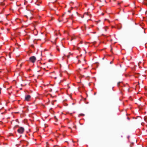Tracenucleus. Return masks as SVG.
I'll return each mask as SVG.
<instances>
[{
    "instance_id": "nucleus-1",
    "label": "nucleus",
    "mask_w": 147,
    "mask_h": 147,
    "mask_svg": "<svg viewBox=\"0 0 147 147\" xmlns=\"http://www.w3.org/2000/svg\"><path fill=\"white\" fill-rule=\"evenodd\" d=\"M24 129L22 127H19V128L18 129V132L20 134H23L24 131Z\"/></svg>"
},
{
    "instance_id": "nucleus-2",
    "label": "nucleus",
    "mask_w": 147,
    "mask_h": 147,
    "mask_svg": "<svg viewBox=\"0 0 147 147\" xmlns=\"http://www.w3.org/2000/svg\"><path fill=\"white\" fill-rule=\"evenodd\" d=\"M29 60L30 62L32 63H34L36 61V58L35 56H33L30 57Z\"/></svg>"
},
{
    "instance_id": "nucleus-3",
    "label": "nucleus",
    "mask_w": 147,
    "mask_h": 147,
    "mask_svg": "<svg viewBox=\"0 0 147 147\" xmlns=\"http://www.w3.org/2000/svg\"><path fill=\"white\" fill-rule=\"evenodd\" d=\"M31 98V96L30 95H27L25 97V100L27 101H29L30 100Z\"/></svg>"
},
{
    "instance_id": "nucleus-4",
    "label": "nucleus",
    "mask_w": 147,
    "mask_h": 147,
    "mask_svg": "<svg viewBox=\"0 0 147 147\" xmlns=\"http://www.w3.org/2000/svg\"><path fill=\"white\" fill-rule=\"evenodd\" d=\"M140 75V74H135V76L136 78H138Z\"/></svg>"
},
{
    "instance_id": "nucleus-5",
    "label": "nucleus",
    "mask_w": 147,
    "mask_h": 147,
    "mask_svg": "<svg viewBox=\"0 0 147 147\" xmlns=\"http://www.w3.org/2000/svg\"><path fill=\"white\" fill-rule=\"evenodd\" d=\"M143 2L145 4L147 5V0H144Z\"/></svg>"
},
{
    "instance_id": "nucleus-6",
    "label": "nucleus",
    "mask_w": 147,
    "mask_h": 147,
    "mask_svg": "<svg viewBox=\"0 0 147 147\" xmlns=\"http://www.w3.org/2000/svg\"><path fill=\"white\" fill-rule=\"evenodd\" d=\"M20 127L18 125H15V126L14 127V128L15 129L16 128H17V127Z\"/></svg>"
},
{
    "instance_id": "nucleus-7",
    "label": "nucleus",
    "mask_w": 147,
    "mask_h": 147,
    "mask_svg": "<svg viewBox=\"0 0 147 147\" xmlns=\"http://www.w3.org/2000/svg\"><path fill=\"white\" fill-rule=\"evenodd\" d=\"M85 15L88 16V15H89V14L88 13H84V16H85Z\"/></svg>"
},
{
    "instance_id": "nucleus-8",
    "label": "nucleus",
    "mask_w": 147,
    "mask_h": 147,
    "mask_svg": "<svg viewBox=\"0 0 147 147\" xmlns=\"http://www.w3.org/2000/svg\"><path fill=\"white\" fill-rule=\"evenodd\" d=\"M120 82L118 83H117V85H118V86H119V84H120Z\"/></svg>"
},
{
    "instance_id": "nucleus-9",
    "label": "nucleus",
    "mask_w": 147,
    "mask_h": 147,
    "mask_svg": "<svg viewBox=\"0 0 147 147\" xmlns=\"http://www.w3.org/2000/svg\"><path fill=\"white\" fill-rule=\"evenodd\" d=\"M80 115L82 116H84V115L83 114H80Z\"/></svg>"
},
{
    "instance_id": "nucleus-10",
    "label": "nucleus",
    "mask_w": 147,
    "mask_h": 147,
    "mask_svg": "<svg viewBox=\"0 0 147 147\" xmlns=\"http://www.w3.org/2000/svg\"><path fill=\"white\" fill-rule=\"evenodd\" d=\"M67 57L68 58H69V55H67Z\"/></svg>"
},
{
    "instance_id": "nucleus-11",
    "label": "nucleus",
    "mask_w": 147,
    "mask_h": 147,
    "mask_svg": "<svg viewBox=\"0 0 147 147\" xmlns=\"http://www.w3.org/2000/svg\"><path fill=\"white\" fill-rule=\"evenodd\" d=\"M57 50H58L59 51H60V50H59V48H57Z\"/></svg>"
},
{
    "instance_id": "nucleus-12",
    "label": "nucleus",
    "mask_w": 147,
    "mask_h": 147,
    "mask_svg": "<svg viewBox=\"0 0 147 147\" xmlns=\"http://www.w3.org/2000/svg\"><path fill=\"white\" fill-rule=\"evenodd\" d=\"M1 5H4V3H1Z\"/></svg>"
},
{
    "instance_id": "nucleus-13",
    "label": "nucleus",
    "mask_w": 147,
    "mask_h": 147,
    "mask_svg": "<svg viewBox=\"0 0 147 147\" xmlns=\"http://www.w3.org/2000/svg\"><path fill=\"white\" fill-rule=\"evenodd\" d=\"M54 118H55V119H57V118H56V116H54Z\"/></svg>"
},
{
    "instance_id": "nucleus-14",
    "label": "nucleus",
    "mask_w": 147,
    "mask_h": 147,
    "mask_svg": "<svg viewBox=\"0 0 147 147\" xmlns=\"http://www.w3.org/2000/svg\"><path fill=\"white\" fill-rule=\"evenodd\" d=\"M51 60L50 59V60H49V62H51Z\"/></svg>"
},
{
    "instance_id": "nucleus-15",
    "label": "nucleus",
    "mask_w": 147,
    "mask_h": 147,
    "mask_svg": "<svg viewBox=\"0 0 147 147\" xmlns=\"http://www.w3.org/2000/svg\"><path fill=\"white\" fill-rule=\"evenodd\" d=\"M127 119L128 120H129V118L128 117H127Z\"/></svg>"
},
{
    "instance_id": "nucleus-16",
    "label": "nucleus",
    "mask_w": 147,
    "mask_h": 147,
    "mask_svg": "<svg viewBox=\"0 0 147 147\" xmlns=\"http://www.w3.org/2000/svg\"><path fill=\"white\" fill-rule=\"evenodd\" d=\"M120 4V3H118V5H119Z\"/></svg>"
},
{
    "instance_id": "nucleus-17",
    "label": "nucleus",
    "mask_w": 147,
    "mask_h": 147,
    "mask_svg": "<svg viewBox=\"0 0 147 147\" xmlns=\"http://www.w3.org/2000/svg\"><path fill=\"white\" fill-rule=\"evenodd\" d=\"M113 63V62L112 61H111L110 63V64H112Z\"/></svg>"
},
{
    "instance_id": "nucleus-18",
    "label": "nucleus",
    "mask_w": 147,
    "mask_h": 147,
    "mask_svg": "<svg viewBox=\"0 0 147 147\" xmlns=\"http://www.w3.org/2000/svg\"><path fill=\"white\" fill-rule=\"evenodd\" d=\"M46 144L47 145L48 144V142H46Z\"/></svg>"
},
{
    "instance_id": "nucleus-19",
    "label": "nucleus",
    "mask_w": 147,
    "mask_h": 147,
    "mask_svg": "<svg viewBox=\"0 0 147 147\" xmlns=\"http://www.w3.org/2000/svg\"><path fill=\"white\" fill-rule=\"evenodd\" d=\"M129 136H128L127 137V138H128V139H129Z\"/></svg>"
},
{
    "instance_id": "nucleus-20",
    "label": "nucleus",
    "mask_w": 147,
    "mask_h": 147,
    "mask_svg": "<svg viewBox=\"0 0 147 147\" xmlns=\"http://www.w3.org/2000/svg\"><path fill=\"white\" fill-rule=\"evenodd\" d=\"M57 146V145H55L54 146V147H55V146Z\"/></svg>"
},
{
    "instance_id": "nucleus-21",
    "label": "nucleus",
    "mask_w": 147,
    "mask_h": 147,
    "mask_svg": "<svg viewBox=\"0 0 147 147\" xmlns=\"http://www.w3.org/2000/svg\"><path fill=\"white\" fill-rule=\"evenodd\" d=\"M68 11L69 12H70V10H68Z\"/></svg>"
},
{
    "instance_id": "nucleus-22",
    "label": "nucleus",
    "mask_w": 147,
    "mask_h": 147,
    "mask_svg": "<svg viewBox=\"0 0 147 147\" xmlns=\"http://www.w3.org/2000/svg\"><path fill=\"white\" fill-rule=\"evenodd\" d=\"M61 21L60 20H59V22H61Z\"/></svg>"
},
{
    "instance_id": "nucleus-23",
    "label": "nucleus",
    "mask_w": 147,
    "mask_h": 147,
    "mask_svg": "<svg viewBox=\"0 0 147 147\" xmlns=\"http://www.w3.org/2000/svg\"><path fill=\"white\" fill-rule=\"evenodd\" d=\"M18 121V119H17V120H16V121Z\"/></svg>"
},
{
    "instance_id": "nucleus-24",
    "label": "nucleus",
    "mask_w": 147,
    "mask_h": 147,
    "mask_svg": "<svg viewBox=\"0 0 147 147\" xmlns=\"http://www.w3.org/2000/svg\"><path fill=\"white\" fill-rule=\"evenodd\" d=\"M113 0V1H115L116 0Z\"/></svg>"
},
{
    "instance_id": "nucleus-25",
    "label": "nucleus",
    "mask_w": 147,
    "mask_h": 147,
    "mask_svg": "<svg viewBox=\"0 0 147 147\" xmlns=\"http://www.w3.org/2000/svg\"><path fill=\"white\" fill-rule=\"evenodd\" d=\"M37 5H39V4H37Z\"/></svg>"
},
{
    "instance_id": "nucleus-26",
    "label": "nucleus",
    "mask_w": 147,
    "mask_h": 147,
    "mask_svg": "<svg viewBox=\"0 0 147 147\" xmlns=\"http://www.w3.org/2000/svg\"><path fill=\"white\" fill-rule=\"evenodd\" d=\"M84 61H85V59H84Z\"/></svg>"
},
{
    "instance_id": "nucleus-27",
    "label": "nucleus",
    "mask_w": 147,
    "mask_h": 147,
    "mask_svg": "<svg viewBox=\"0 0 147 147\" xmlns=\"http://www.w3.org/2000/svg\"><path fill=\"white\" fill-rule=\"evenodd\" d=\"M102 15H104V14H103L102 13Z\"/></svg>"
},
{
    "instance_id": "nucleus-28",
    "label": "nucleus",
    "mask_w": 147,
    "mask_h": 147,
    "mask_svg": "<svg viewBox=\"0 0 147 147\" xmlns=\"http://www.w3.org/2000/svg\"><path fill=\"white\" fill-rule=\"evenodd\" d=\"M105 20H107V19H105Z\"/></svg>"
}]
</instances>
